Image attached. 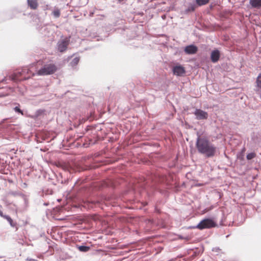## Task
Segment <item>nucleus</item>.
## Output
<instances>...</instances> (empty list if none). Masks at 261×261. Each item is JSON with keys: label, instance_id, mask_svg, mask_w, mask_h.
Returning a JSON list of instances; mask_svg holds the SVG:
<instances>
[{"label": "nucleus", "instance_id": "nucleus-1", "mask_svg": "<svg viewBox=\"0 0 261 261\" xmlns=\"http://www.w3.org/2000/svg\"><path fill=\"white\" fill-rule=\"evenodd\" d=\"M196 146L198 151L207 158L214 156L216 152V147L205 138L198 137Z\"/></svg>", "mask_w": 261, "mask_h": 261}, {"label": "nucleus", "instance_id": "nucleus-2", "mask_svg": "<svg viewBox=\"0 0 261 261\" xmlns=\"http://www.w3.org/2000/svg\"><path fill=\"white\" fill-rule=\"evenodd\" d=\"M57 66L53 63L45 64L37 70L36 74L40 76L53 74L57 71Z\"/></svg>", "mask_w": 261, "mask_h": 261}, {"label": "nucleus", "instance_id": "nucleus-3", "mask_svg": "<svg viewBox=\"0 0 261 261\" xmlns=\"http://www.w3.org/2000/svg\"><path fill=\"white\" fill-rule=\"evenodd\" d=\"M216 226V223L211 219H205L201 221L197 225L196 228L200 230L211 228Z\"/></svg>", "mask_w": 261, "mask_h": 261}, {"label": "nucleus", "instance_id": "nucleus-4", "mask_svg": "<svg viewBox=\"0 0 261 261\" xmlns=\"http://www.w3.org/2000/svg\"><path fill=\"white\" fill-rule=\"evenodd\" d=\"M69 43V40L67 38L62 40L58 44V49L60 52H64L67 48Z\"/></svg>", "mask_w": 261, "mask_h": 261}, {"label": "nucleus", "instance_id": "nucleus-5", "mask_svg": "<svg viewBox=\"0 0 261 261\" xmlns=\"http://www.w3.org/2000/svg\"><path fill=\"white\" fill-rule=\"evenodd\" d=\"M21 73H22V75H23V79L24 80H28L36 74V73L32 72L30 69L28 67L23 68L21 71Z\"/></svg>", "mask_w": 261, "mask_h": 261}, {"label": "nucleus", "instance_id": "nucleus-6", "mask_svg": "<svg viewBox=\"0 0 261 261\" xmlns=\"http://www.w3.org/2000/svg\"><path fill=\"white\" fill-rule=\"evenodd\" d=\"M196 118L198 120L206 119L207 118L208 114L207 112L200 109H196L194 112Z\"/></svg>", "mask_w": 261, "mask_h": 261}, {"label": "nucleus", "instance_id": "nucleus-7", "mask_svg": "<svg viewBox=\"0 0 261 261\" xmlns=\"http://www.w3.org/2000/svg\"><path fill=\"white\" fill-rule=\"evenodd\" d=\"M173 74L177 76H182L185 73V69L184 67L181 65H177L174 66L172 69Z\"/></svg>", "mask_w": 261, "mask_h": 261}, {"label": "nucleus", "instance_id": "nucleus-8", "mask_svg": "<svg viewBox=\"0 0 261 261\" xmlns=\"http://www.w3.org/2000/svg\"><path fill=\"white\" fill-rule=\"evenodd\" d=\"M23 75H22V73H21L20 71L12 74L11 76H10V79L12 81L17 82L18 81L24 80L23 79Z\"/></svg>", "mask_w": 261, "mask_h": 261}, {"label": "nucleus", "instance_id": "nucleus-9", "mask_svg": "<svg viewBox=\"0 0 261 261\" xmlns=\"http://www.w3.org/2000/svg\"><path fill=\"white\" fill-rule=\"evenodd\" d=\"M197 47L194 45H188L185 48V51L187 54H194L197 53Z\"/></svg>", "mask_w": 261, "mask_h": 261}, {"label": "nucleus", "instance_id": "nucleus-10", "mask_svg": "<svg viewBox=\"0 0 261 261\" xmlns=\"http://www.w3.org/2000/svg\"><path fill=\"white\" fill-rule=\"evenodd\" d=\"M220 54L218 50H213L211 55V59L214 63L217 62L220 59Z\"/></svg>", "mask_w": 261, "mask_h": 261}, {"label": "nucleus", "instance_id": "nucleus-11", "mask_svg": "<svg viewBox=\"0 0 261 261\" xmlns=\"http://www.w3.org/2000/svg\"><path fill=\"white\" fill-rule=\"evenodd\" d=\"M256 92L260 95L261 98V72L259 74L257 77L256 80Z\"/></svg>", "mask_w": 261, "mask_h": 261}, {"label": "nucleus", "instance_id": "nucleus-12", "mask_svg": "<svg viewBox=\"0 0 261 261\" xmlns=\"http://www.w3.org/2000/svg\"><path fill=\"white\" fill-rule=\"evenodd\" d=\"M29 6L33 10H35L38 8V4L37 0H28Z\"/></svg>", "mask_w": 261, "mask_h": 261}, {"label": "nucleus", "instance_id": "nucleus-13", "mask_svg": "<svg viewBox=\"0 0 261 261\" xmlns=\"http://www.w3.org/2000/svg\"><path fill=\"white\" fill-rule=\"evenodd\" d=\"M250 4L254 8L261 7V0H250Z\"/></svg>", "mask_w": 261, "mask_h": 261}, {"label": "nucleus", "instance_id": "nucleus-14", "mask_svg": "<svg viewBox=\"0 0 261 261\" xmlns=\"http://www.w3.org/2000/svg\"><path fill=\"white\" fill-rule=\"evenodd\" d=\"M80 61L79 57L74 58L72 61L70 62V64L72 67H74L77 65Z\"/></svg>", "mask_w": 261, "mask_h": 261}, {"label": "nucleus", "instance_id": "nucleus-15", "mask_svg": "<svg viewBox=\"0 0 261 261\" xmlns=\"http://www.w3.org/2000/svg\"><path fill=\"white\" fill-rule=\"evenodd\" d=\"M0 216L6 219L10 223L11 225H12L13 220L9 216L4 215L1 211H0Z\"/></svg>", "mask_w": 261, "mask_h": 261}, {"label": "nucleus", "instance_id": "nucleus-16", "mask_svg": "<svg viewBox=\"0 0 261 261\" xmlns=\"http://www.w3.org/2000/svg\"><path fill=\"white\" fill-rule=\"evenodd\" d=\"M199 6H202L207 4L210 0H196Z\"/></svg>", "mask_w": 261, "mask_h": 261}, {"label": "nucleus", "instance_id": "nucleus-17", "mask_svg": "<svg viewBox=\"0 0 261 261\" xmlns=\"http://www.w3.org/2000/svg\"><path fill=\"white\" fill-rule=\"evenodd\" d=\"M78 249L80 251L82 252H87L89 251L90 248L88 246H80L78 247Z\"/></svg>", "mask_w": 261, "mask_h": 261}, {"label": "nucleus", "instance_id": "nucleus-18", "mask_svg": "<svg viewBox=\"0 0 261 261\" xmlns=\"http://www.w3.org/2000/svg\"><path fill=\"white\" fill-rule=\"evenodd\" d=\"M53 14L55 17L58 18L60 17L61 14L60 11L59 9H55L53 11Z\"/></svg>", "mask_w": 261, "mask_h": 261}, {"label": "nucleus", "instance_id": "nucleus-19", "mask_svg": "<svg viewBox=\"0 0 261 261\" xmlns=\"http://www.w3.org/2000/svg\"><path fill=\"white\" fill-rule=\"evenodd\" d=\"M255 156V154L254 153H253V152L250 153L247 155V159L248 160H251V159H253Z\"/></svg>", "mask_w": 261, "mask_h": 261}, {"label": "nucleus", "instance_id": "nucleus-20", "mask_svg": "<svg viewBox=\"0 0 261 261\" xmlns=\"http://www.w3.org/2000/svg\"><path fill=\"white\" fill-rule=\"evenodd\" d=\"M14 110H15V112H18V113H20L21 115H23V112L19 109V107H16L14 108Z\"/></svg>", "mask_w": 261, "mask_h": 261}, {"label": "nucleus", "instance_id": "nucleus-21", "mask_svg": "<svg viewBox=\"0 0 261 261\" xmlns=\"http://www.w3.org/2000/svg\"><path fill=\"white\" fill-rule=\"evenodd\" d=\"M195 9V5H191L189 8H188V11H194Z\"/></svg>", "mask_w": 261, "mask_h": 261}, {"label": "nucleus", "instance_id": "nucleus-22", "mask_svg": "<svg viewBox=\"0 0 261 261\" xmlns=\"http://www.w3.org/2000/svg\"><path fill=\"white\" fill-rule=\"evenodd\" d=\"M6 77L5 76H4V79L2 80L1 82H3V81H5L6 80Z\"/></svg>", "mask_w": 261, "mask_h": 261}]
</instances>
